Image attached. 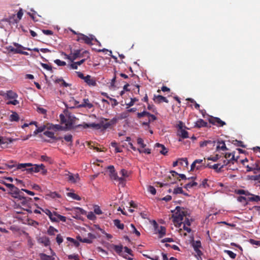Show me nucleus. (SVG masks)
I'll use <instances>...</instances> for the list:
<instances>
[{
	"label": "nucleus",
	"mask_w": 260,
	"mask_h": 260,
	"mask_svg": "<svg viewBox=\"0 0 260 260\" xmlns=\"http://www.w3.org/2000/svg\"><path fill=\"white\" fill-rule=\"evenodd\" d=\"M186 216H190L187 209L179 206L176 207L175 212L173 215V220L174 225L176 227H180L182 224L184 218Z\"/></svg>",
	"instance_id": "1"
},
{
	"label": "nucleus",
	"mask_w": 260,
	"mask_h": 260,
	"mask_svg": "<svg viewBox=\"0 0 260 260\" xmlns=\"http://www.w3.org/2000/svg\"><path fill=\"white\" fill-rule=\"evenodd\" d=\"M260 161L259 160H256L255 161H253L252 159H251V161L250 162L247 166H245L246 168V172H249L252 171L254 174L260 173Z\"/></svg>",
	"instance_id": "2"
},
{
	"label": "nucleus",
	"mask_w": 260,
	"mask_h": 260,
	"mask_svg": "<svg viewBox=\"0 0 260 260\" xmlns=\"http://www.w3.org/2000/svg\"><path fill=\"white\" fill-rule=\"evenodd\" d=\"M66 116L68 118V122L66 124V126L68 127L69 131L81 127L77 126V125H74V123L76 120L77 119V118L75 116L72 115L71 113L68 112V114H66Z\"/></svg>",
	"instance_id": "3"
},
{
	"label": "nucleus",
	"mask_w": 260,
	"mask_h": 260,
	"mask_svg": "<svg viewBox=\"0 0 260 260\" xmlns=\"http://www.w3.org/2000/svg\"><path fill=\"white\" fill-rule=\"evenodd\" d=\"M17 169H22V171H26L30 174L34 172L33 164L31 163L18 164L17 166Z\"/></svg>",
	"instance_id": "4"
},
{
	"label": "nucleus",
	"mask_w": 260,
	"mask_h": 260,
	"mask_svg": "<svg viewBox=\"0 0 260 260\" xmlns=\"http://www.w3.org/2000/svg\"><path fill=\"white\" fill-rule=\"evenodd\" d=\"M13 45L16 47V48H14L12 46H9L6 47V49H7V51H8L9 52H13L14 53L16 54V53H18L20 49H22L24 50H31L29 48H26V47H23L21 45H20L17 43H13Z\"/></svg>",
	"instance_id": "5"
},
{
	"label": "nucleus",
	"mask_w": 260,
	"mask_h": 260,
	"mask_svg": "<svg viewBox=\"0 0 260 260\" xmlns=\"http://www.w3.org/2000/svg\"><path fill=\"white\" fill-rule=\"evenodd\" d=\"M209 121L211 124L218 127H222L226 124L224 121L221 120L218 117H212L209 119Z\"/></svg>",
	"instance_id": "6"
},
{
	"label": "nucleus",
	"mask_w": 260,
	"mask_h": 260,
	"mask_svg": "<svg viewBox=\"0 0 260 260\" xmlns=\"http://www.w3.org/2000/svg\"><path fill=\"white\" fill-rule=\"evenodd\" d=\"M78 42H84L85 44L89 45H92L93 44L92 42H90V40L88 38V36H86L84 34L81 33V34H79V36H78L76 40Z\"/></svg>",
	"instance_id": "7"
},
{
	"label": "nucleus",
	"mask_w": 260,
	"mask_h": 260,
	"mask_svg": "<svg viewBox=\"0 0 260 260\" xmlns=\"http://www.w3.org/2000/svg\"><path fill=\"white\" fill-rule=\"evenodd\" d=\"M150 222L151 223V224L153 226L154 230L155 231V234L158 233L159 234L158 237L159 238H161V237H162V226H160V229H158V224L157 223V222H156L155 220H150Z\"/></svg>",
	"instance_id": "8"
},
{
	"label": "nucleus",
	"mask_w": 260,
	"mask_h": 260,
	"mask_svg": "<svg viewBox=\"0 0 260 260\" xmlns=\"http://www.w3.org/2000/svg\"><path fill=\"white\" fill-rule=\"evenodd\" d=\"M165 179H166V180L165 181L166 183H164V185L175 184L177 181L176 177H173L170 173L169 175L166 176Z\"/></svg>",
	"instance_id": "9"
},
{
	"label": "nucleus",
	"mask_w": 260,
	"mask_h": 260,
	"mask_svg": "<svg viewBox=\"0 0 260 260\" xmlns=\"http://www.w3.org/2000/svg\"><path fill=\"white\" fill-rule=\"evenodd\" d=\"M77 126H82L84 128H89V127H93L96 129H100V125L99 124V123H84L82 124H78L77 125Z\"/></svg>",
	"instance_id": "10"
},
{
	"label": "nucleus",
	"mask_w": 260,
	"mask_h": 260,
	"mask_svg": "<svg viewBox=\"0 0 260 260\" xmlns=\"http://www.w3.org/2000/svg\"><path fill=\"white\" fill-rule=\"evenodd\" d=\"M89 53V52L87 50L83 51L81 53L80 49H77L75 50L74 53L73 54V61L79 57H83L84 54Z\"/></svg>",
	"instance_id": "11"
},
{
	"label": "nucleus",
	"mask_w": 260,
	"mask_h": 260,
	"mask_svg": "<svg viewBox=\"0 0 260 260\" xmlns=\"http://www.w3.org/2000/svg\"><path fill=\"white\" fill-rule=\"evenodd\" d=\"M107 169L109 171L110 178L114 180H117V178H118V175L115 171L114 167L113 166H109L107 167Z\"/></svg>",
	"instance_id": "12"
},
{
	"label": "nucleus",
	"mask_w": 260,
	"mask_h": 260,
	"mask_svg": "<svg viewBox=\"0 0 260 260\" xmlns=\"http://www.w3.org/2000/svg\"><path fill=\"white\" fill-rule=\"evenodd\" d=\"M177 136L180 137L179 141H181L182 140L181 139H186L188 138V133L185 130V129L177 130Z\"/></svg>",
	"instance_id": "13"
},
{
	"label": "nucleus",
	"mask_w": 260,
	"mask_h": 260,
	"mask_svg": "<svg viewBox=\"0 0 260 260\" xmlns=\"http://www.w3.org/2000/svg\"><path fill=\"white\" fill-rule=\"evenodd\" d=\"M38 242L40 243L43 244L46 247L49 246L50 245V239L48 237L46 236L39 237L38 239Z\"/></svg>",
	"instance_id": "14"
},
{
	"label": "nucleus",
	"mask_w": 260,
	"mask_h": 260,
	"mask_svg": "<svg viewBox=\"0 0 260 260\" xmlns=\"http://www.w3.org/2000/svg\"><path fill=\"white\" fill-rule=\"evenodd\" d=\"M65 175L68 176V180L72 183H76L77 182L76 179H79V176L78 174H76L75 176H74L73 174L68 172V174H66Z\"/></svg>",
	"instance_id": "15"
},
{
	"label": "nucleus",
	"mask_w": 260,
	"mask_h": 260,
	"mask_svg": "<svg viewBox=\"0 0 260 260\" xmlns=\"http://www.w3.org/2000/svg\"><path fill=\"white\" fill-rule=\"evenodd\" d=\"M83 102L82 104L77 106V108H87L91 109L93 107L92 104L89 103V100L88 99H84Z\"/></svg>",
	"instance_id": "16"
},
{
	"label": "nucleus",
	"mask_w": 260,
	"mask_h": 260,
	"mask_svg": "<svg viewBox=\"0 0 260 260\" xmlns=\"http://www.w3.org/2000/svg\"><path fill=\"white\" fill-rule=\"evenodd\" d=\"M84 82H86L89 86H95L96 85L95 79L93 78H91V76L89 75L86 76Z\"/></svg>",
	"instance_id": "17"
},
{
	"label": "nucleus",
	"mask_w": 260,
	"mask_h": 260,
	"mask_svg": "<svg viewBox=\"0 0 260 260\" xmlns=\"http://www.w3.org/2000/svg\"><path fill=\"white\" fill-rule=\"evenodd\" d=\"M220 150H221L222 151H225V150H228V148L226 147L224 141L222 140H218L217 141V145L216 146V150L219 151Z\"/></svg>",
	"instance_id": "18"
},
{
	"label": "nucleus",
	"mask_w": 260,
	"mask_h": 260,
	"mask_svg": "<svg viewBox=\"0 0 260 260\" xmlns=\"http://www.w3.org/2000/svg\"><path fill=\"white\" fill-rule=\"evenodd\" d=\"M117 118L114 117L109 121H106L104 125L103 129H106L109 128L111 126L115 125L117 123Z\"/></svg>",
	"instance_id": "19"
},
{
	"label": "nucleus",
	"mask_w": 260,
	"mask_h": 260,
	"mask_svg": "<svg viewBox=\"0 0 260 260\" xmlns=\"http://www.w3.org/2000/svg\"><path fill=\"white\" fill-rule=\"evenodd\" d=\"M204 160H205V158H204V159H196L191 165L190 171L194 170V169L195 168H196L197 170L200 169L202 167V165L196 166V165L197 164V163H202L203 162Z\"/></svg>",
	"instance_id": "20"
},
{
	"label": "nucleus",
	"mask_w": 260,
	"mask_h": 260,
	"mask_svg": "<svg viewBox=\"0 0 260 260\" xmlns=\"http://www.w3.org/2000/svg\"><path fill=\"white\" fill-rule=\"evenodd\" d=\"M170 173L173 176V177H176L177 180L180 181L181 179L182 180H186L187 178L184 174H178L175 171H170Z\"/></svg>",
	"instance_id": "21"
},
{
	"label": "nucleus",
	"mask_w": 260,
	"mask_h": 260,
	"mask_svg": "<svg viewBox=\"0 0 260 260\" xmlns=\"http://www.w3.org/2000/svg\"><path fill=\"white\" fill-rule=\"evenodd\" d=\"M215 141L212 140H205L200 142V146L201 147L209 146L213 147L215 146Z\"/></svg>",
	"instance_id": "22"
},
{
	"label": "nucleus",
	"mask_w": 260,
	"mask_h": 260,
	"mask_svg": "<svg viewBox=\"0 0 260 260\" xmlns=\"http://www.w3.org/2000/svg\"><path fill=\"white\" fill-rule=\"evenodd\" d=\"M3 21L9 22L10 24H14L15 23H17L18 20L17 19L16 15L15 14H13L9 17L3 19Z\"/></svg>",
	"instance_id": "23"
},
{
	"label": "nucleus",
	"mask_w": 260,
	"mask_h": 260,
	"mask_svg": "<svg viewBox=\"0 0 260 260\" xmlns=\"http://www.w3.org/2000/svg\"><path fill=\"white\" fill-rule=\"evenodd\" d=\"M220 164H216L213 165H210L209 164H208L206 166L207 167H208L209 168L213 169L216 171V172L219 173L222 171V169L223 168V166H221L220 168H218L219 166H220Z\"/></svg>",
	"instance_id": "24"
},
{
	"label": "nucleus",
	"mask_w": 260,
	"mask_h": 260,
	"mask_svg": "<svg viewBox=\"0 0 260 260\" xmlns=\"http://www.w3.org/2000/svg\"><path fill=\"white\" fill-rule=\"evenodd\" d=\"M207 122L202 119H200L196 122L195 127L198 128L206 127L207 126Z\"/></svg>",
	"instance_id": "25"
},
{
	"label": "nucleus",
	"mask_w": 260,
	"mask_h": 260,
	"mask_svg": "<svg viewBox=\"0 0 260 260\" xmlns=\"http://www.w3.org/2000/svg\"><path fill=\"white\" fill-rule=\"evenodd\" d=\"M6 96L9 99H15L17 98L18 95L12 90H9L6 93Z\"/></svg>",
	"instance_id": "26"
},
{
	"label": "nucleus",
	"mask_w": 260,
	"mask_h": 260,
	"mask_svg": "<svg viewBox=\"0 0 260 260\" xmlns=\"http://www.w3.org/2000/svg\"><path fill=\"white\" fill-rule=\"evenodd\" d=\"M52 126L54 127V130L55 131H69L68 129V127H67L66 126V125L64 126H61L59 124H53V125H52Z\"/></svg>",
	"instance_id": "27"
},
{
	"label": "nucleus",
	"mask_w": 260,
	"mask_h": 260,
	"mask_svg": "<svg viewBox=\"0 0 260 260\" xmlns=\"http://www.w3.org/2000/svg\"><path fill=\"white\" fill-rule=\"evenodd\" d=\"M30 202H32V199L29 197H26V199H24L21 202L22 206L30 208Z\"/></svg>",
	"instance_id": "28"
},
{
	"label": "nucleus",
	"mask_w": 260,
	"mask_h": 260,
	"mask_svg": "<svg viewBox=\"0 0 260 260\" xmlns=\"http://www.w3.org/2000/svg\"><path fill=\"white\" fill-rule=\"evenodd\" d=\"M39 256L41 260H54L55 259L52 256L48 255L43 253H40Z\"/></svg>",
	"instance_id": "29"
},
{
	"label": "nucleus",
	"mask_w": 260,
	"mask_h": 260,
	"mask_svg": "<svg viewBox=\"0 0 260 260\" xmlns=\"http://www.w3.org/2000/svg\"><path fill=\"white\" fill-rule=\"evenodd\" d=\"M250 197L247 198V200L250 202H258L260 201V197L257 195H254L253 194H250Z\"/></svg>",
	"instance_id": "30"
},
{
	"label": "nucleus",
	"mask_w": 260,
	"mask_h": 260,
	"mask_svg": "<svg viewBox=\"0 0 260 260\" xmlns=\"http://www.w3.org/2000/svg\"><path fill=\"white\" fill-rule=\"evenodd\" d=\"M19 117L16 112H13L12 114L10 116V120L11 121H18Z\"/></svg>",
	"instance_id": "31"
},
{
	"label": "nucleus",
	"mask_w": 260,
	"mask_h": 260,
	"mask_svg": "<svg viewBox=\"0 0 260 260\" xmlns=\"http://www.w3.org/2000/svg\"><path fill=\"white\" fill-rule=\"evenodd\" d=\"M20 193V190L19 189L15 186L10 192H9V194L14 198V196H18Z\"/></svg>",
	"instance_id": "32"
},
{
	"label": "nucleus",
	"mask_w": 260,
	"mask_h": 260,
	"mask_svg": "<svg viewBox=\"0 0 260 260\" xmlns=\"http://www.w3.org/2000/svg\"><path fill=\"white\" fill-rule=\"evenodd\" d=\"M114 224L118 229L123 230L124 227V225L123 223H120V220L119 219H115L113 220Z\"/></svg>",
	"instance_id": "33"
},
{
	"label": "nucleus",
	"mask_w": 260,
	"mask_h": 260,
	"mask_svg": "<svg viewBox=\"0 0 260 260\" xmlns=\"http://www.w3.org/2000/svg\"><path fill=\"white\" fill-rule=\"evenodd\" d=\"M111 246L113 247V249L118 254H120L122 251V249L123 248L122 245H117L112 244Z\"/></svg>",
	"instance_id": "34"
},
{
	"label": "nucleus",
	"mask_w": 260,
	"mask_h": 260,
	"mask_svg": "<svg viewBox=\"0 0 260 260\" xmlns=\"http://www.w3.org/2000/svg\"><path fill=\"white\" fill-rule=\"evenodd\" d=\"M63 139L66 141L70 142L69 146H72L73 145V136L71 134L65 135Z\"/></svg>",
	"instance_id": "35"
},
{
	"label": "nucleus",
	"mask_w": 260,
	"mask_h": 260,
	"mask_svg": "<svg viewBox=\"0 0 260 260\" xmlns=\"http://www.w3.org/2000/svg\"><path fill=\"white\" fill-rule=\"evenodd\" d=\"M58 230L52 226H50L47 230V234L49 235L53 236L55 235V232H58Z\"/></svg>",
	"instance_id": "36"
},
{
	"label": "nucleus",
	"mask_w": 260,
	"mask_h": 260,
	"mask_svg": "<svg viewBox=\"0 0 260 260\" xmlns=\"http://www.w3.org/2000/svg\"><path fill=\"white\" fill-rule=\"evenodd\" d=\"M234 161H237V159H235V155H233V156L231 157V159H226L224 160L223 162V164L222 166H223V167H224V166H226L231 162H232V164H234Z\"/></svg>",
	"instance_id": "37"
},
{
	"label": "nucleus",
	"mask_w": 260,
	"mask_h": 260,
	"mask_svg": "<svg viewBox=\"0 0 260 260\" xmlns=\"http://www.w3.org/2000/svg\"><path fill=\"white\" fill-rule=\"evenodd\" d=\"M37 127V128L34 132V135H36L38 134L43 132L45 129L46 126L45 125H43L40 127Z\"/></svg>",
	"instance_id": "38"
},
{
	"label": "nucleus",
	"mask_w": 260,
	"mask_h": 260,
	"mask_svg": "<svg viewBox=\"0 0 260 260\" xmlns=\"http://www.w3.org/2000/svg\"><path fill=\"white\" fill-rule=\"evenodd\" d=\"M67 195L68 197L72 198L73 199L77 200V201H80L81 200V198L80 196L78 195L73 193V192H68L67 193Z\"/></svg>",
	"instance_id": "39"
},
{
	"label": "nucleus",
	"mask_w": 260,
	"mask_h": 260,
	"mask_svg": "<svg viewBox=\"0 0 260 260\" xmlns=\"http://www.w3.org/2000/svg\"><path fill=\"white\" fill-rule=\"evenodd\" d=\"M197 185H198V183L193 181L192 182H189V183L186 184L184 186V188H185L188 190V189H190V188L193 187L194 186H196Z\"/></svg>",
	"instance_id": "40"
},
{
	"label": "nucleus",
	"mask_w": 260,
	"mask_h": 260,
	"mask_svg": "<svg viewBox=\"0 0 260 260\" xmlns=\"http://www.w3.org/2000/svg\"><path fill=\"white\" fill-rule=\"evenodd\" d=\"M46 196H49L52 199H55V198H61V196L59 194L57 193L55 191L51 192L47 194Z\"/></svg>",
	"instance_id": "41"
},
{
	"label": "nucleus",
	"mask_w": 260,
	"mask_h": 260,
	"mask_svg": "<svg viewBox=\"0 0 260 260\" xmlns=\"http://www.w3.org/2000/svg\"><path fill=\"white\" fill-rule=\"evenodd\" d=\"M153 100L155 103H160L161 102H162V95H154Z\"/></svg>",
	"instance_id": "42"
},
{
	"label": "nucleus",
	"mask_w": 260,
	"mask_h": 260,
	"mask_svg": "<svg viewBox=\"0 0 260 260\" xmlns=\"http://www.w3.org/2000/svg\"><path fill=\"white\" fill-rule=\"evenodd\" d=\"M224 252L226 253L227 254H228L229 256L233 259L235 258L236 257V255H237L236 253H235L233 251H232L231 250H224Z\"/></svg>",
	"instance_id": "43"
},
{
	"label": "nucleus",
	"mask_w": 260,
	"mask_h": 260,
	"mask_svg": "<svg viewBox=\"0 0 260 260\" xmlns=\"http://www.w3.org/2000/svg\"><path fill=\"white\" fill-rule=\"evenodd\" d=\"M67 240L68 241H70V242H71L72 243H74V245L76 247H78L80 245V243L78 241L75 240L74 239L72 238H71V237H67Z\"/></svg>",
	"instance_id": "44"
},
{
	"label": "nucleus",
	"mask_w": 260,
	"mask_h": 260,
	"mask_svg": "<svg viewBox=\"0 0 260 260\" xmlns=\"http://www.w3.org/2000/svg\"><path fill=\"white\" fill-rule=\"evenodd\" d=\"M236 192L239 194H245L246 196H249L251 194V193L248 191H246L243 189H238L236 190Z\"/></svg>",
	"instance_id": "45"
},
{
	"label": "nucleus",
	"mask_w": 260,
	"mask_h": 260,
	"mask_svg": "<svg viewBox=\"0 0 260 260\" xmlns=\"http://www.w3.org/2000/svg\"><path fill=\"white\" fill-rule=\"evenodd\" d=\"M192 246L194 249H198L201 247V242L200 241L198 240L194 241L192 243Z\"/></svg>",
	"instance_id": "46"
},
{
	"label": "nucleus",
	"mask_w": 260,
	"mask_h": 260,
	"mask_svg": "<svg viewBox=\"0 0 260 260\" xmlns=\"http://www.w3.org/2000/svg\"><path fill=\"white\" fill-rule=\"evenodd\" d=\"M174 194H178V193H184V191L181 187H177L175 188L173 190Z\"/></svg>",
	"instance_id": "47"
},
{
	"label": "nucleus",
	"mask_w": 260,
	"mask_h": 260,
	"mask_svg": "<svg viewBox=\"0 0 260 260\" xmlns=\"http://www.w3.org/2000/svg\"><path fill=\"white\" fill-rule=\"evenodd\" d=\"M59 118L60 120V123L64 124L67 123L68 122V118H66L64 115L63 114H60L59 115Z\"/></svg>",
	"instance_id": "48"
},
{
	"label": "nucleus",
	"mask_w": 260,
	"mask_h": 260,
	"mask_svg": "<svg viewBox=\"0 0 260 260\" xmlns=\"http://www.w3.org/2000/svg\"><path fill=\"white\" fill-rule=\"evenodd\" d=\"M61 54L62 55H63L65 56L66 59H68L69 60H70L71 62H73V55L71 56V55H73V54L72 53L70 55H68L65 52H61Z\"/></svg>",
	"instance_id": "49"
},
{
	"label": "nucleus",
	"mask_w": 260,
	"mask_h": 260,
	"mask_svg": "<svg viewBox=\"0 0 260 260\" xmlns=\"http://www.w3.org/2000/svg\"><path fill=\"white\" fill-rule=\"evenodd\" d=\"M94 212L98 215H101L103 213L100 207L98 205L94 206Z\"/></svg>",
	"instance_id": "50"
},
{
	"label": "nucleus",
	"mask_w": 260,
	"mask_h": 260,
	"mask_svg": "<svg viewBox=\"0 0 260 260\" xmlns=\"http://www.w3.org/2000/svg\"><path fill=\"white\" fill-rule=\"evenodd\" d=\"M41 66L45 69L46 70L49 71L51 72H53L52 68L51 66H49L48 64L44 63H41Z\"/></svg>",
	"instance_id": "51"
},
{
	"label": "nucleus",
	"mask_w": 260,
	"mask_h": 260,
	"mask_svg": "<svg viewBox=\"0 0 260 260\" xmlns=\"http://www.w3.org/2000/svg\"><path fill=\"white\" fill-rule=\"evenodd\" d=\"M87 217L88 219L94 220L96 219V216L94 215V213L92 212H89L87 215Z\"/></svg>",
	"instance_id": "52"
},
{
	"label": "nucleus",
	"mask_w": 260,
	"mask_h": 260,
	"mask_svg": "<svg viewBox=\"0 0 260 260\" xmlns=\"http://www.w3.org/2000/svg\"><path fill=\"white\" fill-rule=\"evenodd\" d=\"M108 120L109 119H108L107 118H103V117L101 118L100 122L99 123V124H100V129L101 128H104V125L105 122L108 121Z\"/></svg>",
	"instance_id": "53"
},
{
	"label": "nucleus",
	"mask_w": 260,
	"mask_h": 260,
	"mask_svg": "<svg viewBox=\"0 0 260 260\" xmlns=\"http://www.w3.org/2000/svg\"><path fill=\"white\" fill-rule=\"evenodd\" d=\"M177 127L178 128V130H181L186 128V127L184 125V123L181 121H179L178 124L177 125Z\"/></svg>",
	"instance_id": "54"
},
{
	"label": "nucleus",
	"mask_w": 260,
	"mask_h": 260,
	"mask_svg": "<svg viewBox=\"0 0 260 260\" xmlns=\"http://www.w3.org/2000/svg\"><path fill=\"white\" fill-rule=\"evenodd\" d=\"M148 115H149V113L148 112L144 111L142 112L141 113H137V117L139 118H140L144 116H148Z\"/></svg>",
	"instance_id": "55"
},
{
	"label": "nucleus",
	"mask_w": 260,
	"mask_h": 260,
	"mask_svg": "<svg viewBox=\"0 0 260 260\" xmlns=\"http://www.w3.org/2000/svg\"><path fill=\"white\" fill-rule=\"evenodd\" d=\"M54 62L57 64L58 66H64L66 65L65 61H61L60 60L57 59L54 61Z\"/></svg>",
	"instance_id": "56"
},
{
	"label": "nucleus",
	"mask_w": 260,
	"mask_h": 260,
	"mask_svg": "<svg viewBox=\"0 0 260 260\" xmlns=\"http://www.w3.org/2000/svg\"><path fill=\"white\" fill-rule=\"evenodd\" d=\"M74 209L75 210V211H77L78 212H79V213H80V214H86V211L80 207H75Z\"/></svg>",
	"instance_id": "57"
},
{
	"label": "nucleus",
	"mask_w": 260,
	"mask_h": 260,
	"mask_svg": "<svg viewBox=\"0 0 260 260\" xmlns=\"http://www.w3.org/2000/svg\"><path fill=\"white\" fill-rule=\"evenodd\" d=\"M220 156L218 154H216L215 156L213 157H209L207 158L208 160H211L213 161L216 162L217 161L219 158Z\"/></svg>",
	"instance_id": "58"
},
{
	"label": "nucleus",
	"mask_w": 260,
	"mask_h": 260,
	"mask_svg": "<svg viewBox=\"0 0 260 260\" xmlns=\"http://www.w3.org/2000/svg\"><path fill=\"white\" fill-rule=\"evenodd\" d=\"M44 135L52 139V138L54 135V133L52 132L47 131H45L44 133Z\"/></svg>",
	"instance_id": "59"
},
{
	"label": "nucleus",
	"mask_w": 260,
	"mask_h": 260,
	"mask_svg": "<svg viewBox=\"0 0 260 260\" xmlns=\"http://www.w3.org/2000/svg\"><path fill=\"white\" fill-rule=\"evenodd\" d=\"M148 190L151 194L153 195L156 194V189L153 186L149 185L148 187Z\"/></svg>",
	"instance_id": "60"
},
{
	"label": "nucleus",
	"mask_w": 260,
	"mask_h": 260,
	"mask_svg": "<svg viewBox=\"0 0 260 260\" xmlns=\"http://www.w3.org/2000/svg\"><path fill=\"white\" fill-rule=\"evenodd\" d=\"M56 240L58 245H60L63 242V238L60 234L57 235Z\"/></svg>",
	"instance_id": "61"
},
{
	"label": "nucleus",
	"mask_w": 260,
	"mask_h": 260,
	"mask_svg": "<svg viewBox=\"0 0 260 260\" xmlns=\"http://www.w3.org/2000/svg\"><path fill=\"white\" fill-rule=\"evenodd\" d=\"M120 174L123 177H128V174L126 170L124 169L121 170L120 172Z\"/></svg>",
	"instance_id": "62"
},
{
	"label": "nucleus",
	"mask_w": 260,
	"mask_h": 260,
	"mask_svg": "<svg viewBox=\"0 0 260 260\" xmlns=\"http://www.w3.org/2000/svg\"><path fill=\"white\" fill-rule=\"evenodd\" d=\"M131 226L133 228V233H135L137 236H140V233L136 229V227L135 226L134 224H131Z\"/></svg>",
	"instance_id": "63"
},
{
	"label": "nucleus",
	"mask_w": 260,
	"mask_h": 260,
	"mask_svg": "<svg viewBox=\"0 0 260 260\" xmlns=\"http://www.w3.org/2000/svg\"><path fill=\"white\" fill-rule=\"evenodd\" d=\"M37 111L39 113L42 114H46L47 110L41 107H38Z\"/></svg>",
	"instance_id": "64"
}]
</instances>
